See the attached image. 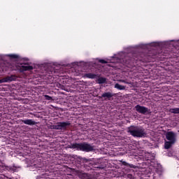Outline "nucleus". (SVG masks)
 Returning a JSON list of instances; mask_svg holds the SVG:
<instances>
[{"label": "nucleus", "instance_id": "obj_28", "mask_svg": "<svg viewBox=\"0 0 179 179\" xmlns=\"http://www.w3.org/2000/svg\"><path fill=\"white\" fill-rule=\"evenodd\" d=\"M0 163H1V159H0Z\"/></svg>", "mask_w": 179, "mask_h": 179}, {"label": "nucleus", "instance_id": "obj_3", "mask_svg": "<svg viewBox=\"0 0 179 179\" xmlns=\"http://www.w3.org/2000/svg\"><path fill=\"white\" fill-rule=\"evenodd\" d=\"M69 149H76V150H81L82 152H93L94 150L93 146L87 143H73L69 145Z\"/></svg>", "mask_w": 179, "mask_h": 179}, {"label": "nucleus", "instance_id": "obj_4", "mask_svg": "<svg viewBox=\"0 0 179 179\" xmlns=\"http://www.w3.org/2000/svg\"><path fill=\"white\" fill-rule=\"evenodd\" d=\"M71 127V122H57L56 124L52 125L51 129H57L59 131H66Z\"/></svg>", "mask_w": 179, "mask_h": 179}, {"label": "nucleus", "instance_id": "obj_18", "mask_svg": "<svg viewBox=\"0 0 179 179\" xmlns=\"http://www.w3.org/2000/svg\"><path fill=\"white\" fill-rule=\"evenodd\" d=\"M94 167L95 169H99L100 170H103V169H104V165H100V164H94Z\"/></svg>", "mask_w": 179, "mask_h": 179}, {"label": "nucleus", "instance_id": "obj_8", "mask_svg": "<svg viewBox=\"0 0 179 179\" xmlns=\"http://www.w3.org/2000/svg\"><path fill=\"white\" fill-rule=\"evenodd\" d=\"M21 65H22L20 67V72L21 73L26 72L27 71H33L34 69L33 66H29V63H22Z\"/></svg>", "mask_w": 179, "mask_h": 179}, {"label": "nucleus", "instance_id": "obj_6", "mask_svg": "<svg viewBox=\"0 0 179 179\" xmlns=\"http://www.w3.org/2000/svg\"><path fill=\"white\" fill-rule=\"evenodd\" d=\"M166 138L167 141H169L171 142H177V134L174 133L173 131H168L166 134Z\"/></svg>", "mask_w": 179, "mask_h": 179}, {"label": "nucleus", "instance_id": "obj_7", "mask_svg": "<svg viewBox=\"0 0 179 179\" xmlns=\"http://www.w3.org/2000/svg\"><path fill=\"white\" fill-rule=\"evenodd\" d=\"M17 76L16 75H11L8 76L3 78L1 79V81L3 83H9L10 82H13L15 80H17Z\"/></svg>", "mask_w": 179, "mask_h": 179}, {"label": "nucleus", "instance_id": "obj_15", "mask_svg": "<svg viewBox=\"0 0 179 179\" xmlns=\"http://www.w3.org/2000/svg\"><path fill=\"white\" fill-rule=\"evenodd\" d=\"M97 80H98L99 85H103V83H106V82H107V79L103 77L99 78Z\"/></svg>", "mask_w": 179, "mask_h": 179}, {"label": "nucleus", "instance_id": "obj_11", "mask_svg": "<svg viewBox=\"0 0 179 179\" xmlns=\"http://www.w3.org/2000/svg\"><path fill=\"white\" fill-rule=\"evenodd\" d=\"M84 76L85 78H87L88 79H96V78H97V75L92 73H85Z\"/></svg>", "mask_w": 179, "mask_h": 179}, {"label": "nucleus", "instance_id": "obj_9", "mask_svg": "<svg viewBox=\"0 0 179 179\" xmlns=\"http://www.w3.org/2000/svg\"><path fill=\"white\" fill-rule=\"evenodd\" d=\"M114 96H115V94L113 93V92H104L101 94V96H99V99H104L105 101L107 100H111L112 97H114Z\"/></svg>", "mask_w": 179, "mask_h": 179}, {"label": "nucleus", "instance_id": "obj_12", "mask_svg": "<svg viewBox=\"0 0 179 179\" xmlns=\"http://www.w3.org/2000/svg\"><path fill=\"white\" fill-rule=\"evenodd\" d=\"M174 143H174L173 141H165V143H164L165 149H166V150L170 149V148H171V146H173V145H174Z\"/></svg>", "mask_w": 179, "mask_h": 179}, {"label": "nucleus", "instance_id": "obj_1", "mask_svg": "<svg viewBox=\"0 0 179 179\" xmlns=\"http://www.w3.org/2000/svg\"><path fill=\"white\" fill-rule=\"evenodd\" d=\"M141 55L133 54L131 56H126L123 59V62H124L126 66L128 68H131L132 66H135V64H138V61H141V62H150L152 59H150V56H145L144 57H141L139 56Z\"/></svg>", "mask_w": 179, "mask_h": 179}, {"label": "nucleus", "instance_id": "obj_26", "mask_svg": "<svg viewBox=\"0 0 179 179\" xmlns=\"http://www.w3.org/2000/svg\"><path fill=\"white\" fill-rule=\"evenodd\" d=\"M0 83H3L2 82V79L0 80Z\"/></svg>", "mask_w": 179, "mask_h": 179}, {"label": "nucleus", "instance_id": "obj_10", "mask_svg": "<svg viewBox=\"0 0 179 179\" xmlns=\"http://www.w3.org/2000/svg\"><path fill=\"white\" fill-rule=\"evenodd\" d=\"M22 122L23 124H25V125H30V126L36 125L37 124L36 121L31 119H27V120H22Z\"/></svg>", "mask_w": 179, "mask_h": 179}, {"label": "nucleus", "instance_id": "obj_14", "mask_svg": "<svg viewBox=\"0 0 179 179\" xmlns=\"http://www.w3.org/2000/svg\"><path fill=\"white\" fill-rule=\"evenodd\" d=\"M171 114H179V108H173L169 109Z\"/></svg>", "mask_w": 179, "mask_h": 179}, {"label": "nucleus", "instance_id": "obj_20", "mask_svg": "<svg viewBox=\"0 0 179 179\" xmlns=\"http://www.w3.org/2000/svg\"><path fill=\"white\" fill-rule=\"evenodd\" d=\"M17 169V168H16L15 166H10V170H11V171H16Z\"/></svg>", "mask_w": 179, "mask_h": 179}, {"label": "nucleus", "instance_id": "obj_21", "mask_svg": "<svg viewBox=\"0 0 179 179\" xmlns=\"http://www.w3.org/2000/svg\"><path fill=\"white\" fill-rule=\"evenodd\" d=\"M99 62H100L101 64H107V61L104 59H99Z\"/></svg>", "mask_w": 179, "mask_h": 179}, {"label": "nucleus", "instance_id": "obj_19", "mask_svg": "<svg viewBox=\"0 0 179 179\" xmlns=\"http://www.w3.org/2000/svg\"><path fill=\"white\" fill-rule=\"evenodd\" d=\"M44 97L45 99V100H52V97H51L50 95H44Z\"/></svg>", "mask_w": 179, "mask_h": 179}, {"label": "nucleus", "instance_id": "obj_13", "mask_svg": "<svg viewBox=\"0 0 179 179\" xmlns=\"http://www.w3.org/2000/svg\"><path fill=\"white\" fill-rule=\"evenodd\" d=\"M80 178L82 179H90V175L89 173H83L79 175Z\"/></svg>", "mask_w": 179, "mask_h": 179}, {"label": "nucleus", "instance_id": "obj_25", "mask_svg": "<svg viewBox=\"0 0 179 179\" xmlns=\"http://www.w3.org/2000/svg\"><path fill=\"white\" fill-rule=\"evenodd\" d=\"M123 83H128L127 82H125V80H122Z\"/></svg>", "mask_w": 179, "mask_h": 179}, {"label": "nucleus", "instance_id": "obj_22", "mask_svg": "<svg viewBox=\"0 0 179 179\" xmlns=\"http://www.w3.org/2000/svg\"><path fill=\"white\" fill-rule=\"evenodd\" d=\"M127 166H128L129 167H131V169H136V166H135V165H134V164H128Z\"/></svg>", "mask_w": 179, "mask_h": 179}, {"label": "nucleus", "instance_id": "obj_2", "mask_svg": "<svg viewBox=\"0 0 179 179\" xmlns=\"http://www.w3.org/2000/svg\"><path fill=\"white\" fill-rule=\"evenodd\" d=\"M127 132L134 138H145L146 136L145 129L141 126L131 125L128 127Z\"/></svg>", "mask_w": 179, "mask_h": 179}, {"label": "nucleus", "instance_id": "obj_23", "mask_svg": "<svg viewBox=\"0 0 179 179\" xmlns=\"http://www.w3.org/2000/svg\"><path fill=\"white\" fill-rule=\"evenodd\" d=\"M127 178L134 179V176H132V174H128Z\"/></svg>", "mask_w": 179, "mask_h": 179}, {"label": "nucleus", "instance_id": "obj_27", "mask_svg": "<svg viewBox=\"0 0 179 179\" xmlns=\"http://www.w3.org/2000/svg\"><path fill=\"white\" fill-rule=\"evenodd\" d=\"M13 71H16V69H13Z\"/></svg>", "mask_w": 179, "mask_h": 179}, {"label": "nucleus", "instance_id": "obj_5", "mask_svg": "<svg viewBox=\"0 0 179 179\" xmlns=\"http://www.w3.org/2000/svg\"><path fill=\"white\" fill-rule=\"evenodd\" d=\"M134 108L137 113H139V114H143V115H146L148 113H149V108L141 105H136Z\"/></svg>", "mask_w": 179, "mask_h": 179}, {"label": "nucleus", "instance_id": "obj_16", "mask_svg": "<svg viewBox=\"0 0 179 179\" xmlns=\"http://www.w3.org/2000/svg\"><path fill=\"white\" fill-rule=\"evenodd\" d=\"M115 89H117L118 90H125V86L121 85L118 83H116L115 85Z\"/></svg>", "mask_w": 179, "mask_h": 179}, {"label": "nucleus", "instance_id": "obj_24", "mask_svg": "<svg viewBox=\"0 0 179 179\" xmlns=\"http://www.w3.org/2000/svg\"><path fill=\"white\" fill-rule=\"evenodd\" d=\"M128 164H128L127 162H122V165H123V166H128Z\"/></svg>", "mask_w": 179, "mask_h": 179}, {"label": "nucleus", "instance_id": "obj_17", "mask_svg": "<svg viewBox=\"0 0 179 179\" xmlns=\"http://www.w3.org/2000/svg\"><path fill=\"white\" fill-rule=\"evenodd\" d=\"M8 57H9V58L11 59H19V55H17L10 54L8 55Z\"/></svg>", "mask_w": 179, "mask_h": 179}]
</instances>
